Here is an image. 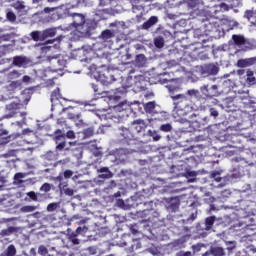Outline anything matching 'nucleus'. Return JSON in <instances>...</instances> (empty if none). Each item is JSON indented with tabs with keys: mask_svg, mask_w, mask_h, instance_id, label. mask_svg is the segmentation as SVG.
Instances as JSON below:
<instances>
[{
	"mask_svg": "<svg viewBox=\"0 0 256 256\" xmlns=\"http://www.w3.org/2000/svg\"><path fill=\"white\" fill-rule=\"evenodd\" d=\"M174 102L175 117L181 121H189L195 117V108L191 104V100L183 94L172 96Z\"/></svg>",
	"mask_w": 256,
	"mask_h": 256,
	"instance_id": "f257e3e1",
	"label": "nucleus"
},
{
	"mask_svg": "<svg viewBox=\"0 0 256 256\" xmlns=\"http://www.w3.org/2000/svg\"><path fill=\"white\" fill-rule=\"evenodd\" d=\"M17 255V249L14 245H9L5 252L1 253L0 256H15Z\"/></svg>",
	"mask_w": 256,
	"mask_h": 256,
	"instance_id": "5701e85b",
	"label": "nucleus"
},
{
	"mask_svg": "<svg viewBox=\"0 0 256 256\" xmlns=\"http://www.w3.org/2000/svg\"><path fill=\"white\" fill-rule=\"evenodd\" d=\"M197 219V211L193 212L190 217L188 218V221H195Z\"/></svg>",
	"mask_w": 256,
	"mask_h": 256,
	"instance_id": "13d9d810",
	"label": "nucleus"
},
{
	"mask_svg": "<svg viewBox=\"0 0 256 256\" xmlns=\"http://www.w3.org/2000/svg\"><path fill=\"white\" fill-rule=\"evenodd\" d=\"M93 89H94V92H95V93H98V94H99V91L97 90V85L93 84Z\"/></svg>",
	"mask_w": 256,
	"mask_h": 256,
	"instance_id": "69168bd1",
	"label": "nucleus"
},
{
	"mask_svg": "<svg viewBox=\"0 0 256 256\" xmlns=\"http://www.w3.org/2000/svg\"><path fill=\"white\" fill-rule=\"evenodd\" d=\"M65 145H67L65 142H61L56 146L57 151H63L65 149Z\"/></svg>",
	"mask_w": 256,
	"mask_h": 256,
	"instance_id": "5fc2aeb1",
	"label": "nucleus"
},
{
	"mask_svg": "<svg viewBox=\"0 0 256 256\" xmlns=\"http://www.w3.org/2000/svg\"><path fill=\"white\" fill-rule=\"evenodd\" d=\"M147 58L144 54H138L135 58L134 64L136 67H145Z\"/></svg>",
	"mask_w": 256,
	"mask_h": 256,
	"instance_id": "f3484780",
	"label": "nucleus"
},
{
	"mask_svg": "<svg viewBox=\"0 0 256 256\" xmlns=\"http://www.w3.org/2000/svg\"><path fill=\"white\" fill-rule=\"evenodd\" d=\"M42 35L45 39H48V37H55L57 35V30L55 28H48L42 31Z\"/></svg>",
	"mask_w": 256,
	"mask_h": 256,
	"instance_id": "4be33fe9",
	"label": "nucleus"
},
{
	"mask_svg": "<svg viewBox=\"0 0 256 256\" xmlns=\"http://www.w3.org/2000/svg\"><path fill=\"white\" fill-rule=\"evenodd\" d=\"M246 83H248V85H255V83H256V78H255V76H254V73H253V71H251V70H248L247 72H246Z\"/></svg>",
	"mask_w": 256,
	"mask_h": 256,
	"instance_id": "393cba45",
	"label": "nucleus"
},
{
	"mask_svg": "<svg viewBox=\"0 0 256 256\" xmlns=\"http://www.w3.org/2000/svg\"><path fill=\"white\" fill-rule=\"evenodd\" d=\"M154 45L155 47H157V49H163V47L165 46V40L163 39V37H157L154 39Z\"/></svg>",
	"mask_w": 256,
	"mask_h": 256,
	"instance_id": "c756f323",
	"label": "nucleus"
},
{
	"mask_svg": "<svg viewBox=\"0 0 256 256\" xmlns=\"http://www.w3.org/2000/svg\"><path fill=\"white\" fill-rule=\"evenodd\" d=\"M88 69L92 77L104 85H111L115 81L107 65L101 64L99 60L95 64H91Z\"/></svg>",
	"mask_w": 256,
	"mask_h": 256,
	"instance_id": "f03ea898",
	"label": "nucleus"
},
{
	"mask_svg": "<svg viewBox=\"0 0 256 256\" xmlns=\"http://www.w3.org/2000/svg\"><path fill=\"white\" fill-rule=\"evenodd\" d=\"M173 130V126H171V124L167 123V124H162L160 126V131H163L164 133H169Z\"/></svg>",
	"mask_w": 256,
	"mask_h": 256,
	"instance_id": "72a5a7b5",
	"label": "nucleus"
},
{
	"mask_svg": "<svg viewBox=\"0 0 256 256\" xmlns=\"http://www.w3.org/2000/svg\"><path fill=\"white\" fill-rule=\"evenodd\" d=\"M157 21H159L157 16H151L146 22L143 23L142 29H151L153 25H156Z\"/></svg>",
	"mask_w": 256,
	"mask_h": 256,
	"instance_id": "6ab92c4d",
	"label": "nucleus"
},
{
	"mask_svg": "<svg viewBox=\"0 0 256 256\" xmlns=\"http://www.w3.org/2000/svg\"><path fill=\"white\" fill-rule=\"evenodd\" d=\"M38 253L40 255H47V253H49V251L47 250V247L41 245L39 248H38Z\"/></svg>",
	"mask_w": 256,
	"mask_h": 256,
	"instance_id": "09e8293b",
	"label": "nucleus"
},
{
	"mask_svg": "<svg viewBox=\"0 0 256 256\" xmlns=\"http://www.w3.org/2000/svg\"><path fill=\"white\" fill-rule=\"evenodd\" d=\"M87 231H89V228H87V226H83V227L79 226L76 229L75 233H77L78 235H81V233H87Z\"/></svg>",
	"mask_w": 256,
	"mask_h": 256,
	"instance_id": "37998d69",
	"label": "nucleus"
},
{
	"mask_svg": "<svg viewBox=\"0 0 256 256\" xmlns=\"http://www.w3.org/2000/svg\"><path fill=\"white\" fill-rule=\"evenodd\" d=\"M237 65L238 67H247V62L241 59V60H238Z\"/></svg>",
	"mask_w": 256,
	"mask_h": 256,
	"instance_id": "4d7b16f0",
	"label": "nucleus"
},
{
	"mask_svg": "<svg viewBox=\"0 0 256 256\" xmlns=\"http://www.w3.org/2000/svg\"><path fill=\"white\" fill-rule=\"evenodd\" d=\"M77 235H79L77 232H72L68 235V241H70V243L73 245H79L81 241L77 238Z\"/></svg>",
	"mask_w": 256,
	"mask_h": 256,
	"instance_id": "bb28decb",
	"label": "nucleus"
},
{
	"mask_svg": "<svg viewBox=\"0 0 256 256\" xmlns=\"http://www.w3.org/2000/svg\"><path fill=\"white\" fill-rule=\"evenodd\" d=\"M64 194L67 195L68 197H73L75 194V191L71 188H63Z\"/></svg>",
	"mask_w": 256,
	"mask_h": 256,
	"instance_id": "a18cd8bd",
	"label": "nucleus"
},
{
	"mask_svg": "<svg viewBox=\"0 0 256 256\" xmlns=\"http://www.w3.org/2000/svg\"><path fill=\"white\" fill-rule=\"evenodd\" d=\"M17 137H21V134H10L7 130H0V145H7L10 141H15Z\"/></svg>",
	"mask_w": 256,
	"mask_h": 256,
	"instance_id": "0eeeda50",
	"label": "nucleus"
},
{
	"mask_svg": "<svg viewBox=\"0 0 256 256\" xmlns=\"http://www.w3.org/2000/svg\"><path fill=\"white\" fill-rule=\"evenodd\" d=\"M25 177V174L18 172L14 175V179L15 181H18V183H23V181L21 179H23Z\"/></svg>",
	"mask_w": 256,
	"mask_h": 256,
	"instance_id": "c03bdc74",
	"label": "nucleus"
},
{
	"mask_svg": "<svg viewBox=\"0 0 256 256\" xmlns=\"http://www.w3.org/2000/svg\"><path fill=\"white\" fill-rule=\"evenodd\" d=\"M252 25H256V11L254 13V17H253V20H252Z\"/></svg>",
	"mask_w": 256,
	"mask_h": 256,
	"instance_id": "0e129e2a",
	"label": "nucleus"
},
{
	"mask_svg": "<svg viewBox=\"0 0 256 256\" xmlns=\"http://www.w3.org/2000/svg\"><path fill=\"white\" fill-rule=\"evenodd\" d=\"M53 187L52 184L50 183H44L41 187H40V191H43L44 193H49V191H51V188Z\"/></svg>",
	"mask_w": 256,
	"mask_h": 256,
	"instance_id": "e433bc0d",
	"label": "nucleus"
},
{
	"mask_svg": "<svg viewBox=\"0 0 256 256\" xmlns=\"http://www.w3.org/2000/svg\"><path fill=\"white\" fill-rule=\"evenodd\" d=\"M27 196L32 200V201H39V198L37 197V193L35 191H30L27 193Z\"/></svg>",
	"mask_w": 256,
	"mask_h": 256,
	"instance_id": "79ce46f5",
	"label": "nucleus"
},
{
	"mask_svg": "<svg viewBox=\"0 0 256 256\" xmlns=\"http://www.w3.org/2000/svg\"><path fill=\"white\" fill-rule=\"evenodd\" d=\"M97 173H102L98 175V179H111L113 177V172L109 170V167H101L97 170Z\"/></svg>",
	"mask_w": 256,
	"mask_h": 256,
	"instance_id": "f8f14e48",
	"label": "nucleus"
},
{
	"mask_svg": "<svg viewBox=\"0 0 256 256\" xmlns=\"http://www.w3.org/2000/svg\"><path fill=\"white\" fill-rule=\"evenodd\" d=\"M194 253H199L203 249V244H195L192 246Z\"/></svg>",
	"mask_w": 256,
	"mask_h": 256,
	"instance_id": "3c124183",
	"label": "nucleus"
},
{
	"mask_svg": "<svg viewBox=\"0 0 256 256\" xmlns=\"http://www.w3.org/2000/svg\"><path fill=\"white\" fill-rule=\"evenodd\" d=\"M203 256H211V253L206 252V253L203 254Z\"/></svg>",
	"mask_w": 256,
	"mask_h": 256,
	"instance_id": "774afa93",
	"label": "nucleus"
},
{
	"mask_svg": "<svg viewBox=\"0 0 256 256\" xmlns=\"http://www.w3.org/2000/svg\"><path fill=\"white\" fill-rule=\"evenodd\" d=\"M73 22L72 25L77 29V27H81L85 25V16L83 14H72Z\"/></svg>",
	"mask_w": 256,
	"mask_h": 256,
	"instance_id": "9d476101",
	"label": "nucleus"
},
{
	"mask_svg": "<svg viewBox=\"0 0 256 256\" xmlns=\"http://www.w3.org/2000/svg\"><path fill=\"white\" fill-rule=\"evenodd\" d=\"M177 256H193L191 251H186V252H178Z\"/></svg>",
	"mask_w": 256,
	"mask_h": 256,
	"instance_id": "6e6d98bb",
	"label": "nucleus"
},
{
	"mask_svg": "<svg viewBox=\"0 0 256 256\" xmlns=\"http://www.w3.org/2000/svg\"><path fill=\"white\" fill-rule=\"evenodd\" d=\"M55 135V139L59 140L61 137H65V135H63V132L61 131V129H57L54 132Z\"/></svg>",
	"mask_w": 256,
	"mask_h": 256,
	"instance_id": "603ef678",
	"label": "nucleus"
},
{
	"mask_svg": "<svg viewBox=\"0 0 256 256\" xmlns=\"http://www.w3.org/2000/svg\"><path fill=\"white\" fill-rule=\"evenodd\" d=\"M130 231L132 235H137L139 233V226H137V224L131 225Z\"/></svg>",
	"mask_w": 256,
	"mask_h": 256,
	"instance_id": "de8ad7c7",
	"label": "nucleus"
},
{
	"mask_svg": "<svg viewBox=\"0 0 256 256\" xmlns=\"http://www.w3.org/2000/svg\"><path fill=\"white\" fill-rule=\"evenodd\" d=\"M203 77H209L210 75H217L219 73V66L215 64H204L200 69Z\"/></svg>",
	"mask_w": 256,
	"mask_h": 256,
	"instance_id": "423d86ee",
	"label": "nucleus"
},
{
	"mask_svg": "<svg viewBox=\"0 0 256 256\" xmlns=\"http://www.w3.org/2000/svg\"><path fill=\"white\" fill-rule=\"evenodd\" d=\"M23 104L17 102H11L6 105L7 111H9L11 117H15L19 111H21Z\"/></svg>",
	"mask_w": 256,
	"mask_h": 256,
	"instance_id": "6e6552de",
	"label": "nucleus"
},
{
	"mask_svg": "<svg viewBox=\"0 0 256 256\" xmlns=\"http://www.w3.org/2000/svg\"><path fill=\"white\" fill-rule=\"evenodd\" d=\"M7 20L11 23H14V21H17V16L13 11H8L6 14Z\"/></svg>",
	"mask_w": 256,
	"mask_h": 256,
	"instance_id": "c9c22d12",
	"label": "nucleus"
},
{
	"mask_svg": "<svg viewBox=\"0 0 256 256\" xmlns=\"http://www.w3.org/2000/svg\"><path fill=\"white\" fill-rule=\"evenodd\" d=\"M113 37V32L109 29L102 31L100 35V39H102L103 41H109V39H113Z\"/></svg>",
	"mask_w": 256,
	"mask_h": 256,
	"instance_id": "b1692460",
	"label": "nucleus"
},
{
	"mask_svg": "<svg viewBox=\"0 0 256 256\" xmlns=\"http://www.w3.org/2000/svg\"><path fill=\"white\" fill-rule=\"evenodd\" d=\"M200 91L203 93V95L209 97L210 99L213 97H219V95H221V93H219V86H217V84L212 86H209V84L203 85L200 87Z\"/></svg>",
	"mask_w": 256,
	"mask_h": 256,
	"instance_id": "39448f33",
	"label": "nucleus"
},
{
	"mask_svg": "<svg viewBox=\"0 0 256 256\" xmlns=\"http://www.w3.org/2000/svg\"><path fill=\"white\" fill-rule=\"evenodd\" d=\"M226 249L228 251V253H233V251H235V249H237V242L235 241H226Z\"/></svg>",
	"mask_w": 256,
	"mask_h": 256,
	"instance_id": "cd10ccee",
	"label": "nucleus"
},
{
	"mask_svg": "<svg viewBox=\"0 0 256 256\" xmlns=\"http://www.w3.org/2000/svg\"><path fill=\"white\" fill-rule=\"evenodd\" d=\"M220 175H221V174H220L219 172L215 171V172H212V173H211L210 177H211V179H214V181H216V183H221V180H222L223 178H221Z\"/></svg>",
	"mask_w": 256,
	"mask_h": 256,
	"instance_id": "f704fd0d",
	"label": "nucleus"
},
{
	"mask_svg": "<svg viewBox=\"0 0 256 256\" xmlns=\"http://www.w3.org/2000/svg\"><path fill=\"white\" fill-rule=\"evenodd\" d=\"M153 137V141H159L161 139V136H159V134L154 133Z\"/></svg>",
	"mask_w": 256,
	"mask_h": 256,
	"instance_id": "052dcab7",
	"label": "nucleus"
},
{
	"mask_svg": "<svg viewBox=\"0 0 256 256\" xmlns=\"http://www.w3.org/2000/svg\"><path fill=\"white\" fill-rule=\"evenodd\" d=\"M22 81H23L24 83H29V81H31V77H29L28 75H25V76H23Z\"/></svg>",
	"mask_w": 256,
	"mask_h": 256,
	"instance_id": "bf43d9fd",
	"label": "nucleus"
},
{
	"mask_svg": "<svg viewBox=\"0 0 256 256\" xmlns=\"http://www.w3.org/2000/svg\"><path fill=\"white\" fill-rule=\"evenodd\" d=\"M66 137L68 139H75V132H73V130H69L67 133H66Z\"/></svg>",
	"mask_w": 256,
	"mask_h": 256,
	"instance_id": "864d4df0",
	"label": "nucleus"
},
{
	"mask_svg": "<svg viewBox=\"0 0 256 256\" xmlns=\"http://www.w3.org/2000/svg\"><path fill=\"white\" fill-rule=\"evenodd\" d=\"M13 46L11 44L1 45L0 46V57H5V55L11 53L13 51Z\"/></svg>",
	"mask_w": 256,
	"mask_h": 256,
	"instance_id": "412c9836",
	"label": "nucleus"
},
{
	"mask_svg": "<svg viewBox=\"0 0 256 256\" xmlns=\"http://www.w3.org/2000/svg\"><path fill=\"white\" fill-rule=\"evenodd\" d=\"M17 231H19V228L15 226H9L8 228L1 230L0 237H9L13 235V233H17Z\"/></svg>",
	"mask_w": 256,
	"mask_h": 256,
	"instance_id": "2eb2a0df",
	"label": "nucleus"
},
{
	"mask_svg": "<svg viewBox=\"0 0 256 256\" xmlns=\"http://www.w3.org/2000/svg\"><path fill=\"white\" fill-rule=\"evenodd\" d=\"M13 65H15L16 67H23V65H27V57L15 56L13 58Z\"/></svg>",
	"mask_w": 256,
	"mask_h": 256,
	"instance_id": "a211bd4d",
	"label": "nucleus"
},
{
	"mask_svg": "<svg viewBox=\"0 0 256 256\" xmlns=\"http://www.w3.org/2000/svg\"><path fill=\"white\" fill-rule=\"evenodd\" d=\"M244 17L250 21V23H253V18L255 17V11L253 10H247L244 13Z\"/></svg>",
	"mask_w": 256,
	"mask_h": 256,
	"instance_id": "473e14b6",
	"label": "nucleus"
},
{
	"mask_svg": "<svg viewBox=\"0 0 256 256\" xmlns=\"http://www.w3.org/2000/svg\"><path fill=\"white\" fill-rule=\"evenodd\" d=\"M84 137H86L87 139H89V137H93V135H95V131L93 130V128H87L84 130Z\"/></svg>",
	"mask_w": 256,
	"mask_h": 256,
	"instance_id": "58836bf2",
	"label": "nucleus"
},
{
	"mask_svg": "<svg viewBox=\"0 0 256 256\" xmlns=\"http://www.w3.org/2000/svg\"><path fill=\"white\" fill-rule=\"evenodd\" d=\"M210 117H214V119H217L219 117V112L215 108H210Z\"/></svg>",
	"mask_w": 256,
	"mask_h": 256,
	"instance_id": "8fccbe9b",
	"label": "nucleus"
},
{
	"mask_svg": "<svg viewBox=\"0 0 256 256\" xmlns=\"http://www.w3.org/2000/svg\"><path fill=\"white\" fill-rule=\"evenodd\" d=\"M132 125L136 133H141L142 131H145V129H147V124L145 123V120L142 119L134 120L132 122Z\"/></svg>",
	"mask_w": 256,
	"mask_h": 256,
	"instance_id": "9b49d317",
	"label": "nucleus"
},
{
	"mask_svg": "<svg viewBox=\"0 0 256 256\" xmlns=\"http://www.w3.org/2000/svg\"><path fill=\"white\" fill-rule=\"evenodd\" d=\"M220 7L225 8L226 11L229 10V6H227V4H225V3H222V4L220 5Z\"/></svg>",
	"mask_w": 256,
	"mask_h": 256,
	"instance_id": "e2e57ef3",
	"label": "nucleus"
},
{
	"mask_svg": "<svg viewBox=\"0 0 256 256\" xmlns=\"http://www.w3.org/2000/svg\"><path fill=\"white\" fill-rule=\"evenodd\" d=\"M135 105L136 107H139V102H136L135 104H128L127 102H122L119 105L115 106V111L122 113L121 115H119V117H129L131 113H137V108H135Z\"/></svg>",
	"mask_w": 256,
	"mask_h": 256,
	"instance_id": "7ed1b4c3",
	"label": "nucleus"
},
{
	"mask_svg": "<svg viewBox=\"0 0 256 256\" xmlns=\"http://www.w3.org/2000/svg\"><path fill=\"white\" fill-rule=\"evenodd\" d=\"M51 11H55V8L45 7L44 13H51Z\"/></svg>",
	"mask_w": 256,
	"mask_h": 256,
	"instance_id": "680f3d73",
	"label": "nucleus"
},
{
	"mask_svg": "<svg viewBox=\"0 0 256 256\" xmlns=\"http://www.w3.org/2000/svg\"><path fill=\"white\" fill-rule=\"evenodd\" d=\"M37 206H23L20 208L21 213H33V211H36Z\"/></svg>",
	"mask_w": 256,
	"mask_h": 256,
	"instance_id": "7c9ffc66",
	"label": "nucleus"
},
{
	"mask_svg": "<svg viewBox=\"0 0 256 256\" xmlns=\"http://www.w3.org/2000/svg\"><path fill=\"white\" fill-rule=\"evenodd\" d=\"M78 3H87L88 0H77Z\"/></svg>",
	"mask_w": 256,
	"mask_h": 256,
	"instance_id": "338daca9",
	"label": "nucleus"
},
{
	"mask_svg": "<svg viewBox=\"0 0 256 256\" xmlns=\"http://www.w3.org/2000/svg\"><path fill=\"white\" fill-rule=\"evenodd\" d=\"M64 179H71L73 177V170H65L63 172Z\"/></svg>",
	"mask_w": 256,
	"mask_h": 256,
	"instance_id": "49530a36",
	"label": "nucleus"
},
{
	"mask_svg": "<svg viewBox=\"0 0 256 256\" xmlns=\"http://www.w3.org/2000/svg\"><path fill=\"white\" fill-rule=\"evenodd\" d=\"M120 136L122 137V141H126V143H129V141H134L135 139V135H133L131 130H129L128 128H122Z\"/></svg>",
	"mask_w": 256,
	"mask_h": 256,
	"instance_id": "ddd939ff",
	"label": "nucleus"
},
{
	"mask_svg": "<svg viewBox=\"0 0 256 256\" xmlns=\"http://www.w3.org/2000/svg\"><path fill=\"white\" fill-rule=\"evenodd\" d=\"M146 113H153L155 111V102H148L144 105Z\"/></svg>",
	"mask_w": 256,
	"mask_h": 256,
	"instance_id": "2f4dec72",
	"label": "nucleus"
},
{
	"mask_svg": "<svg viewBox=\"0 0 256 256\" xmlns=\"http://www.w3.org/2000/svg\"><path fill=\"white\" fill-rule=\"evenodd\" d=\"M8 75L10 79H18V77L21 76V73H19L17 70H13Z\"/></svg>",
	"mask_w": 256,
	"mask_h": 256,
	"instance_id": "ea45409f",
	"label": "nucleus"
},
{
	"mask_svg": "<svg viewBox=\"0 0 256 256\" xmlns=\"http://www.w3.org/2000/svg\"><path fill=\"white\" fill-rule=\"evenodd\" d=\"M186 95H189V97H197L199 95V90H196V89L187 90Z\"/></svg>",
	"mask_w": 256,
	"mask_h": 256,
	"instance_id": "a19ab883",
	"label": "nucleus"
},
{
	"mask_svg": "<svg viewBox=\"0 0 256 256\" xmlns=\"http://www.w3.org/2000/svg\"><path fill=\"white\" fill-rule=\"evenodd\" d=\"M210 256H225V249L219 246H213L210 248Z\"/></svg>",
	"mask_w": 256,
	"mask_h": 256,
	"instance_id": "dca6fc26",
	"label": "nucleus"
},
{
	"mask_svg": "<svg viewBox=\"0 0 256 256\" xmlns=\"http://www.w3.org/2000/svg\"><path fill=\"white\" fill-rule=\"evenodd\" d=\"M136 216L140 217L145 223H153V221L156 222V219H159V212L155 211L153 208L144 209L142 211H138Z\"/></svg>",
	"mask_w": 256,
	"mask_h": 256,
	"instance_id": "20e7f679",
	"label": "nucleus"
},
{
	"mask_svg": "<svg viewBox=\"0 0 256 256\" xmlns=\"http://www.w3.org/2000/svg\"><path fill=\"white\" fill-rule=\"evenodd\" d=\"M181 205V201L179 198H171L168 202V211H171V213H177L179 211V206Z\"/></svg>",
	"mask_w": 256,
	"mask_h": 256,
	"instance_id": "1a4fd4ad",
	"label": "nucleus"
},
{
	"mask_svg": "<svg viewBox=\"0 0 256 256\" xmlns=\"http://www.w3.org/2000/svg\"><path fill=\"white\" fill-rule=\"evenodd\" d=\"M61 99V90L59 88H56L51 93V101H59Z\"/></svg>",
	"mask_w": 256,
	"mask_h": 256,
	"instance_id": "c85d7f7f",
	"label": "nucleus"
},
{
	"mask_svg": "<svg viewBox=\"0 0 256 256\" xmlns=\"http://www.w3.org/2000/svg\"><path fill=\"white\" fill-rule=\"evenodd\" d=\"M216 219L215 216H210L205 219V231H211V229H213Z\"/></svg>",
	"mask_w": 256,
	"mask_h": 256,
	"instance_id": "aec40b11",
	"label": "nucleus"
},
{
	"mask_svg": "<svg viewBox=\"0 0 256 256\" xmlns=\"http://www.w3.org/2000/svg\"><path fill=\"white\" fill-rule=\"evenodd\" d=\"M58 207H59V204H57L56 202H52V203L48 204L46 209L49 213H51L53 211H56Z\"/></svg>",
	"mask_w": 256,
	"mask_h": 256,
	"instance_id": "4c0bfd02",
	"label": "nucleus"
},
{
	"mask_svg": "<svg viewBox=\"0 0 256 256\" xmlns=\"http://www.w3.org/2000/svg\"><path fill=\"white\" fill-rule=\"evenodd\" d=\"M232 41L234 42L237 47H241L243 45H247V39H245V36L234 34L232 35Z\"/></svg>",
	"mask_w": 256,
	"mask_h": 256,
	"instance_id": "4468645a",
	"label": "nucleus"
},
{
	"mask_svg": "<svg viewBox=\"0 0 256 256\" xmlns=\"http://www.w3.org/2000/svg\"><path fill=\"white\" fill-rule=\"evenodd\" d=\"M30 37L33 39V41H45L43 37V32L41 31L31 32Z\"/></svg>",
	"mask_w": 256,
	"mask_h": 256,
	"instance_id": "a878e982",
	"label": "nucleus"
}]
</instances>
